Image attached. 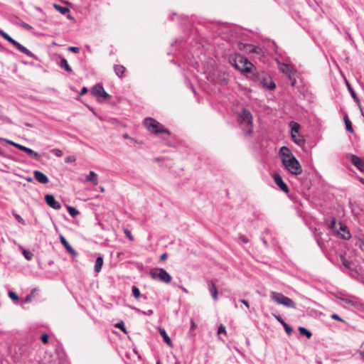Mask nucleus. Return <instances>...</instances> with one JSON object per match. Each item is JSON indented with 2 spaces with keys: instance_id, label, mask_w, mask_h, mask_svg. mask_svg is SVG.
Instances as JSON below:
<instances>
[{
  "instance_id": "3c124183",
  "label": "nucleus",
  "mask_w": 364,
  "mask_h": 364,
  "mask_svg": "<svg viewBox=\"0 0 364 364\" xmlns=\"http://www.w3.org/2000/svg\"><path fill=\"white\" fill-rule=\"evenodd\" d=\"M331 318L334 320H337V321H343L342 318L337 314H333L331 316Z\"/></svg>"
},
{
  "instance_id": "423d86ee",
  "label": "nucleus",
  "mask_w": 364,
  "mask_h": 364,
  "mask_svg": "<svg viewBox=\"0 0 364 364\" xmlns=\"http://www.w3.org/2000/svg\"><path fill=\"white\" fill-rule=\"evenodd\" d=\"M144 125L151 133L155 134L166 133L169 134V132L161 123L152 118H146L144 120Z\"/></svg>"
},
{
  "instance_id": "5701e85b",
  "label": "nucleus",
  "mask_w": 364,
  "mask_h": 364,
  "mask_svg": "<svg viewBox=\"0 0 364 364\" xmlns=\"http://www.w3.org/2000/svg\"><path fill=\"white\" fill-rule=\"evenodd\" d=\"M114 70L115 74L119 77H122L125 72V68L121 65H115L114 67Z\"/></svg>"
},
{
  "instance_id": "cd10ccee",
  "label": "nucleus",
  "mask_w": 364,
  "mask_h": 364,
  "mask_svg": "<svg viewBox=\"0 0 364 364\" xmlns=\"http://www.w3.org/2000/svg\"><path fill=\"white\" fill-rule=\"evenodd\" d=\"M53 6L57 11H58L63 15L66 14L67 13H68L70 11V10L68 7L62 6L58 4H54Z\"/></svg>"
},
{
  "instance_id": "4468645a",
  "label": "nucleus",
  "mask_w": 364,
  "mask_h": 364,
  "mask_svg": "<svg viewBox=\"0 0 364 364\" xmlns=\"http://www.w3.org/2000/svg\"><path fill=\"white\" fill-rule=\"evenodd\" d=\"M18 50L21 52L22 53L26 55L28 57H32L33 54L26 47L23 46L21 43H19L16 40H13L11 43Z\"/></svg>"
},
{
  "instance_id": "ddd939ff",
  "label": "nucleus",
  "mask_w": 364,
  "mask_h": 364,
  "mask_svg": "<svg viewBox=\"0 0 364 364\" xmlns=\"http://www.w3.org/2000/svg\"><path fill=\"white\" fill-rule=\"evenodd\" d=\"M217 75L218 77V80H215V78H213L210 75H208L207 76V79L214 84H216L218 82H220L223 84L228 83V75L225 73H222L217 72Z\"/></svg>"
},
{
  "instance_id": "72a5a7b5",
  "label": "nucleus",
  "mask_w": 364,
  "mask_h": 364,
  "mask_svg": "<svg viewBox=\"0 0 364 364\" xmlns=\"http://www.w3.org/2000/svg\"><path fill=\"white\" fill-rule=\"evenodd\" d=\"M0 35L6 40H7L9 42L11 43V41L14 40L9 35H8L6 33L3 31L2 30H0Z\"/></svg>"
},
{
  "instance_id": "4d7b16f0",
  "label": "nucleus",
  "mask_w": 364,
  "mask_h": 364,
  "mask_svg": "<svg viewBox=\"0 0 364 364\" xmlns=\"http://www.w3.org/2000/svg\"><path fill=\"white\" fill-rule=\"evenodd\" d=\"M287 75L289 80H292V78L294 77V73H292V71H291V73H289V74H287Z\"/></svg>"
},
{
  "instance_id": "6e6552de",
  "label": "nucleus",
  "mask_w": 364,
  "mask_h": 364,
  "mask_svg": "<svg viewBox=\"0 0 364 364\" xmlns=\"http://www.w3.org/2000/svg\"><path fill=\"white\" fill-rule=\"evenodd\" d=\"M291 137L293 141L299 146L304 144L305 140L299 134L300 125L297 122H291Z\"/></svg>"
},
{
  "instance_id": "f3484780",
  "label": "nucleus",
  "mask_w": 364,
  "mask_h": 364,
  "mask_svg": "<svg viewBox=\"0 0 364 364\" xmlns=\"http://www.w3.org/2000/svg\"><path fill=\"white\" fill-rule=\"evenodd\" d=\"M86 181L91 182L93 185L96 186L98 183V176L97 174L91 171L89 174L86 176Z\"/></svg>"
},
{
  "instance_id": "c03bdc74",
  "label": "nucleus",
  "mask_w": 364,
  "mask_h": 364,
  "mask_svg": "<svg viewBox=\"0 0 364 364\" xmlns=\"http://www.w3.org/2000/svg\"><path fill=\"white\" fill-rule=\"evenodd\" d=\"M284 330H285L286 333L289 336H290L291 334V333H292L291 328L287 323L284 325Z\"/></svg>"
},
{
  "instance_id": "37998d69",
  "label": "nucleus",
  "mask_w": 364,
  "mask_h": 364,
  "mask_svg": "<svg viewBox=\"0 0 364 364\" xmlns=\"http://www.w3.org/2000/svg\"><path fill=\"white\" fill-rule=\"evenodd\" d=\"M75 160H76V159L75 156H69L65 158V163H73V162H75Z\"/></svg>"
},
{
  "instance_id": "e2e57ef3",
  "label": "nucleus",
  "mask_w": 364,
  "mask_h": 364,
  "mask_svg": "<svg viewBox=\"0 0 364 364\" xmlns=\"http://www.w3.org/2000/svg\"><path fill=\"white\" fill-rule=\"evenodd\" d=\"M280 323L284 326L285 324H287V323L284 321V319H282V321H280Z\"/></svg>"
},
{
  "instance_id": "b1692460",
  "label": "nucleus",
  "mask_w": 364,
  "mask_h": 364,
  "mask_svg": "<svg viewBox=\"0 0 364 364\" xmlns=\"http://www.w3.org/2000/svg\"><path fill=\"white\" fill-rule=\"evenodd\" d=\"M102 265H103V258H102V257L100 256L97 258V259L95 261V271L96 272H100L102 269Z\"/></svg>"
},
{
  "instance_id": "bb28decb",
  "label": "nucleus",
  "mask_w": 364,
  "mask_h": 364,
  "mask_svg": "<svg viewBox=\"0 0 364 364\" xmlns=\"http://www.w3.org/2000/svg\"><path fill=\"white\" fill-rule=\"evenodd\" d=\"M339 299L343 301V302L350 305L351 306H357L358 305V301L347 297H340Z\"/></svg>"
},
{
  "instance_id": "de8ad7c7",
  "label": "nucleus",
  "mask_w": 364,
  "mask_h": 364,
  "mask_svg": "<svg viewBox=\"0 0 364 364\" xmlns=\"http://www.w3.org/2000/svg\"><path fill=\"white\" fill-rule=\"evenodd\" d=\"M68 50L70 51H72V52L75 53H77L80 51L79 48L78 47H75V46H70L68 48Z\"/></svg>"
},
{
  "instance_id": "f03ea898",
  "label": "nucleus",
  "mask_w": 364,
  "mask_h": 364,
  "mask_svg": "<svg viewBox=\"0 0 364 364\" xmlns=\"http://www.w3.org/2000/svg\"><path fill=\"white\" fill-rule=\"evenodd\" d=\"M230 63L242 73H249L251 72L253 64L245 56L235 54L231 55L229 58Z\"/></svg>"
},
{
  "instance_id": "aec40b11",
  "label": "nucleus",
  "mask_w": 364,
  "mask_h": 364,
  "mask_svg": "<svg viewBox=\"0 0 364 364\" xmlns=\"http://www.w3.org/2000/svg\"><path fill=\"white\" fill-rule=\"evenodd\" d=\"M160 335L163 337L164 342L170 347H172V342L169 336L167 335L165 329L159 328V329Z\"/></svg>"
},
{
  "instance_id": "ea45409f",
  "label": "nucleus",
  "mask_w": 364,
  "mask_h": 364,
  "mask_svg": "<svg viewBox=\"0 0 364 364\" xmlns=\"http://www.w3.org/2000/svg\"><path fill=\"white\" fill-rule=\"evenodd\" d=\"M9 296L14 301H18V295L14 291H9Z\"/></svg>"
},
{
  "instance_id": "c85d7f7f",
  "label": "nucleus",
  "mask_w": 364,
  "mask_h": 364,
  "mask_svg": "<svg viewBox=\"0 0 364 364\" xmlns=\"http://www.w3.org/2000/svg\"><path fill=\"white\" fill-rule=\"evenodd\" d=\"M280 70L284 74H289L291 70L288 64L282 63L280 65Z\"/></svg>"
},
{
  "instance_id": "603ef678",
  "label": "nucleus",
  "mask_w": 364,
  "mask_h": 364,
  "mask_svg": "<svg viewBox=\"0 0 364 364\" xmlns=\"http://www.w3.org/2000/svg\"><path fill=\"white\" fill-rule=\"evenodd\" d=\"M196 328V324L193 319L191 320V329L194 330Z\"/></svg>"
},
{
  "instance_id": "f704fd0d",
  "label": "nucleus",
  "mask_w": 364,
  "mask_h": 364,
  "mask_svg": "<svg viewBox=\"0 0 364 364\" xmlns=\"http://www.w3.org/2000/svg\"><path fill=\"white\" fill-rule=\"evenodd\" d=\"M12 214H13L14 217L15 218V219H16L18 223H21V224H23V225H24V224H25V220L22 218V217H21L20 215H18V214L16 213L15 212H13V213H12Z\"/></svg>"
},
{
  "instance_id": "c9c22d12",
  "label": "nucleus",
  "mask_w": 364,
  "mask_h": 364,
  "mask_svg": "<svg viewBox=\"0 0 364 364\" xmlns=\"http://www.w3.org/2000/svg\"><path fill=\"white\" fill-rule=\"evenodd\" d=\"M23 255L25 257V258L28 260H31L33 256V255L30 251L26 250L23 251Z\"/></svg>"
},
{
  "instance_id": "dca6fc26",
  "label": "nucleus",
  "mask_w": 364,
  "mask_h": 364,
  "mask_svg": "<svg viewBox=\"0 0 364 364\" xmlns=\"http://www.w3.org/2000/svg\"><path fill=\"white\" fill-rule=\"evenodd\" d=\"M60 240L61 244L64 246V247L69 253H70L73 255H76V252L74 250V249L71 247V245L68 243V242L63 236L61 235Z\"/></svg>"
},
{
  "instance_id": "e433bc0d",
  "label": "nucleus",
  "mask_w": 364,
  "mask_h": 364,
  "mask_svg": "<svg viewBox=\"0 0 364 364\" xmlns=\"http://www.w3.org/2000/svg\"><path fill=\"white\" fill-rule=\"evenodd\" d=\"M114 326L116 328H118L119 329H121L123 332H124L125 333H127V331H126V328L124 326V323L123 321H120V322H118Z\"/></svg>"
},
{
  "instance_id": "8fccbe9b",
  "label": "nucleus",
  "mask_w": 364,
  "mask_h": 364,
  "mask_svg": "<svg viewBox=\"0 0 364 364\" xmlns=\"http://www.w3.org/2000/svg\"><path fill=\"white\" fill-rule=\"evenodd\" d=\"M238 239L244 243H247L249 242V240L242 235L240 236Z\"/></svg>"
},
{
  "instance_id": "49530a36",
  "label": "nucleus",
  "mask_w": 364,
  "mask_h": 364,
  "mask_svg": "<svg viewBox=\"0 0 364 364\" xmlns=\"http://www.w3.org/2000/svg\"><path fill=\"white\" fill-rule=\"evenodd\" d=\"M226 333L225 327L223 324H221L218 328V333L220 334V333Z\"/></svg>"
},
{
  "instance_id": "4c0bfd02",
  "label": "nucleus",
  "mask_w": 364,
  "mask_h": 364,
  "mask_svg": "<svg viewBox=\"0 0 364 364\" xmlns=\"http://www.w3.org/2000/svg\"><path fill=\"white\" fill-rule=\"evenodd\" d=\"M341 261L342 262V264L344 265L346 268H350V262L347 260L345 257L341 256Z\"/></svg>"
},
{
  "instance_id": "c756f323",
  "label": "nucleus",
  "mask_w": 364,
  "mask_h": 364,
  "mask_svg": "<svg viewBox=\"0 0 364 364\" xmlns=\"http://www.w3.org/2000/svg\"><path fill=\"white\" fill-rule=\"evenodd\" d=\"M299 331L301 335L306 336L308 338H310L312 333L304 327H299Z\"/></svg>"
},
{
  "instance_id": "7ed1b4c3",
  "label": "nucleus",
  "mask_w": 364,
  "mask_h": 364,
  "mask_svg": "<svg viewBox=\"0 0 364 364\" xmlns=\"http://www.w3.org/2000/svg\"><path fill=\"white\" fill-rule=\"evenodd\" d=\"M238 121L242 127L243 131L250 134L252 131V116L250 111L243 109L238 114Z\"/></svg>"
},
{
  "instance_id": "bf43d9fd",
  "label": "nucleus",
  "mask_w": 364,
  "mask_h": 364,
  "mask_svg": "<svg viewBox=\"0 0 364 364\" xmlns=\"http://www.w3.org/2000/svg\"><path fill=\"white\" fill-rule=\"evenodd\" d=\"M296 79L294 77L292 78V80H290V83L291 86H294L296 84Z\"/></svg>"
},
{
  "instance_id": "79ce46f5",
  "label": "nucleus",
  "mask_w": 364,
  "mask_h": 364,
  "mask_svg": "<svg viewBox=\"0 0 364 364\" xmlns=\"http://www.w3.org/2000/svg\"><path fill=\"white\" fill-rule=\"evenodd\" d=\"M336 220L334 218H332L328 225L330 229L334 230L336 228Z\"/></svg>"
},
{
  "instance_id": "f8f14e48",
  "label": "nucleus",
  "mask_w": 364,
  "mask_h": 364,
  "mask_svg": "<svg viewBox=\"0 0 364 364\" xmlns=\"http://www.w3.org/2000/svg\"><path fill=\"white\" fill-rule=\"evenodd\" d=\"M45 201L48 205L55 210H59L61 208L60 203L56 201L54 196L51 194H47L45 196Z\"/></svg>"
},
{
  "instance_id": "58836bf2",
  "label": "nucleus",
  "mask_w": 364,
  "mask_h": 364,
  "mask_svg": "<svg viewBox=\"0 0 364 364\" xmlns=\"http://www.w3.org/2000/svg\"><path fill=\"white\" fill-rule=\"evenodd\" d=\"M124 233L131 241H132L134 240V237H133V236L131 233V231L129 230L124 228Z\"/></svg>"
},
{
  "instance_id": "4be33fe9",
  "label": "nucleus",
  "mask_w": 364,
  "mask_h": 364,
  "mask_svg": "<svg viewBox=\"0 0 364 364\" xmlns=\"http://www.w3.org/2000/svg\"><path fill=\"white\" fill-rule=\"evenodd\" d=\"M346 85L348 87V89L351 96L355 100V101L358 105V106L360 107V101L359 98L358 97L356 93L355 92L354 90L352 88V87L350 86V83L348 81H346Z\"/></svg>"
},
{
  "instance_id": "13d9d810",
  "label": "nucleus",
  "mask_w": 364,
  "mask_h": 364,
  "mask_svg": "<svg viewBox=\"0 0 364 364\" xmlns=\"http://www.w3.org/2000/svg\"><path fill=\"white\" fill-rule=\"evenodd\" d=\"M166 257H167V254H166V253H164V254H162V255H161V257H160V259H161V260H164V259H166Z\"/></svg>"
},
{
  "instance_id": "69168bd1",
  "label": "nucleus",
  "mask_w": 364,
  "mask_h": 364,
  "mask_svg": "<svg viewBox=\"0 0 364 364\" xmlns=\"http://www.w3.org/2000/svg\"><path fill=\"white\" fill-rule=\"evenodd\" d=\"M360 181L364 185V178H360Z\"/></svg>"
},
{
  "instance_id": "2f4dec72",
  "label": "nucleus",
  "mask_w": 364,
  "mask_h": 364,
  "mask_svg": "<svg viewBox=\"0 0 364 364\" xmlns=\"http://www.w3.org/2000/svg\"><path fill=\"white\" fill-rule=\"evenodd\" d=\"M18 25L27 31H31L33 29V27L31 25L23 21L19 22Z\"/></svg>"
},
{
  "instance_id": "a19ab883",
  "label": "nucleus",
  "mask_w": 364,
  "mask_h": 364,
  "mask_svg": "<svg viewBox=\"0 0 364 364\" xmlns=\"http://www.w3.org/2000/svg\"><path fill=\"white\" fill-rule=\"evenodd\" d=\"M52 152L58 157H60L63 156V151L60 149H53L52 150Z\"/></svg>"
},
{
  "instance_id": "7c9ffc66",
  "label": "nucleus",
  "mask_w": 364,
  "mask_h": 364,
  "mask_svg": "<svg viewBox=\"0 0 364 364\" xmlns=\"http://www.w3.org/2000/svg\"><path fill=\"white\" fill-rule=\"evenodd\" d=\"M67 209L69 214L73 218L76 217L80 213L79 211L74 207L68 205L67 206Z\"/></svg>"
},
{
  "instance_id": "864d4df0",
  "label": "nucleus",
  "mask_w": 364,
  "mask_h": 364,
  "mask_svg": "<svg viewBox=\"0 0 364 364\" xmlns=\"http://www.w3.org/2000/svg\"><path fill=\"white\" fill-rule=\"evenodd\" d=\"M273 316L279 323L283 319L280 315L273 314Z\"/></svg>"
},
{
  "instance_id": "6ab92c4d",
  "label": "nucleus",
  "mask_w": 364,
  "mask_h": 364,
  "mask_svg": "<svg viewBox=\"0 0 364 364\" xmlns=\"http://www.w3.org/2000/svg\"><path fill=\"white\" fill-rule=\"evenodd\" d=\"M104 87L101 85H95L92 90V95L95 97H100L101 94L103 92Z\"/></svg>"
},
{
  "instance_id": "a878e982",
  "label": "nucleus",
  "mask_w": 364,
  "mask_h": 364,
  "mask_svg": "<svg viewBox=\"0 0 364 364\" xmlns=\"http://www.w3.org/2000/svg\"><path fill=\"white\" fill-rule=\"evenodd\" d=\"M343 120H344L346 130L350 133H353V127H352V123H351L350 120L349 119L348 117L345 116L343 117Z\"/></svg>"
},
{
  "instance_id": "9b49d317",
  "label": "nucleus",
  "mask_w": 364,
  "mask_h": 364,
  "mask_svg": "<svg viewBox=\"0 0 364 364\" xmlns=\"http://www.w3.org/2000/svg\"><path fill=\"white\" fill-rule=\"evenodd\" d=\"M273 178L275 182V183L279 186V188L284 191V193H287L289 191V187L283 181L282 176L278 173H274L273 174Z\"/></svg>"
},
{
  "instance_id": "052dcab7",
  "label": "nucleus",
  "mask_w": 364,
  "mask_h": 364,
  "mask_svg": "<svg viewBox=\"0 0 364 364\" xmlns=\"http://www.w3.org/2000/svg\"><path fill=\"white\" fill-rule=\"evenodd\" d=\"M178 287H179V288H180V289H181L183 292H185V293H188V290H187L186 288H184L183 287H182V286H178Z\"/></svg>"
},
{
  "instance_id": "09e8293b",
  "label": "nucleus",
  "mask_w": 364,
  "mask_h": 364,
  "mask_svg": "<svg viewBox=\"0 0 364 364\" xmlns=\"http://www.w3.org/2000/svg\"><path fill=\"white\" fill-rule=\"evenodd\" d=\"M100 97H102L103 99L107 100V99L109 98L110 95L107 92H105L104 90L103 92L101 94Z\"/></svg>"
},
{
  "instance_id": "0e129e2a",
  "label": "nucleus",
  "mask_w": 364,
  "mask_h": 364,
  "mask_svg": "<svg viewBox=\"0 0 364 364\" xmlns=\"http://www.w3.org/2000/svg\"><path fill=\"white\" fill-rule=\"evenodd\" d=\"M100 192H102V193L105 192V188L104 187H100Z\"/></svg>"
},
{
  "instance_id": "0eeeda50",
  "label": "nucleus",
  "mask_w": 364,
  "mask_h": 364,
  "mask_svg": "<svg viewBox=\"0 0 364 364\" xmlns=\"http://www.w3.org/2000/svg\"><path fill=\"white\" fill-rule=\"evenodd\" d=\"M150 276L154 280L168 284L171 281V275L163 268H154L150 271Z\"/></svg>"
},
{
  "instance_id": "473e14b6",
  "label": "nucleus",
  "mask_w": 364,
  "mask_h": 364,
  "mask_svg": "<svg viewBox=\"0 0 364 364\" xmlns=\"http://www.w3.org/2000/svg\"><path fill=\"white\" fill-rule=\"evenodd\" d=\"M132 295L134 298L136 299H138L140 296V291L139 289V288H137L136 287L134 286L132 287Z\"/></svg>"
},
{
  "instance_id": "393cba45",
  "label": "nucleus",
  "mask_w": 364,
  "mask_h": 364,
  "mask_svg": "<svg viewBox=\"0 0 364 364\" xmlns=\"http://www.w3.org/2000/svg\"><path fill=\"white\" fill-rule=\"evenodd\" d=\"M60 66L65 69L68 73L73 72L71 67L68 65V63L65 58H61Z\"/></svg>"
},
{
  "instance_id": "412c9836",
  "label": "nucleus",
  "mask_w": 364,
  "mask_h": 364,
  "mask_svg": "<svg viewBox=\"0 0 364 364\" xmlns=\"http://www.w3.org/2000/svg\"><path fill=\"white\" fill-rule=\"evenodd\" d=\"M340 229L343 232V233L341 234V238L344 240H349L350 238V232L348 230L347 227L342 224H340Z\"/></svg>"
},
{
  "instance_id": "2eb2a0df",
  "label": "nucleus",
  "mask_w": 364,
  "mask_h": 364,
  "mask_svg": "<svg viewBox=\"0 0 364 364\" xmlns=\"http://www.w3.org/2000/svg\"><path fill=\"white\" fill-rule=\"evenodd\" d=\"M33 175L35 179L41 183L46 184L48 182L47 176L40 171H34Z\"/></svg>"
},
{
  "instance_id": "338daca9",
  "label": "nucleus",
  "mask_w": 364,
  "mask_h": 364,
  "mask_svg": "<svg viewBox=\"0 0 364 364\" xmlns=\"http://www.w3.org/2000/svg\"><path fill=\"white\" fill-rule=\"evenodd\" d=\"M264 244L265 245H267V242L265 240H264Z\"/></svg>"
},
{
  "instance_id": "1a4fd4ad",
  "label": "nucleus",
  "mask_w": 364,
  "mask_h": 364,
  "mask_svg": "<svg viewBox=\"0 0 364 364\" xmlns=\"http://www.w3.org/2000/svg\"><path fill=\"white\" fill-rule=\"evenodd\" d=\"M1 140H4L6 142H7L8 144H9L16 147L17 149H20L21 151H24L31 158H32L33 159L38 160L40 159V155L37 152L34 151L33 149H31L30 148H28L26 146H24L21 145V144L15 143V142H14L12 141L8 140V139H1Z\"/></svg>"
},
{
  "instance_id": "39448f33",
  "label": "nucleus",
  "mask_w": 364,
  "mask_h": 364,
  "mask_svg": "<svg viewBox=\"0 0 364 364\" xmlns=\"http://www.w3.org/2000/svg\"><path fill=\"white\" fill-rule=\"evenodd\" d=\"M270 297L274 301H275L278 304H281L286 307L292 309L296 308V303L291 299L284 296L282 293L277 291H271Z\"/></svg>"
},
{
  "instance_id": "6e6d98bb",
  "label": "nucleus",
  "mask_w": 364,
  "mask_h": 364,
  "mask_svg": "<svg viewBox=\"0 0 364 364\" xmlns=\"http://www.w3.org/2000/svg\"><path fill=\"white\" fill-rule=\"evenodd\" d=\"M241 303H242L244 305H245L246 307L249 308L250 307V305H249V303L247 301L245 300V299H242L240 300Z\"/></svg>"
},
{
  "instance_id": "9d476101",
  "label": "nucleus",
  "mask_w": 364,
  "mask_h": 364,
  "mask_svg": "<svg viewBox=\"0 0 364 364\" xmlns=\"http://www.w3.org/2000/svg\"><path fill=\"white\" fill-rule=\"evenodd\" d=\"M349 159L350 162L360 171L364 173V160H363L360 157L350 154L349 156Z\"/></svg>"
},
{
  "instance_id": "a18cd8bd",
  "label": "nucleus",
  "mask_w": 364,
  "mask_h": 364,
  "mask_svg": "<svg viewBox=\"0 0 364 364\" xmlns=\"http://www.w3.org/2000/svg\"><path fill=\"white\" fill-rule=\"evenodd\" d=\"M42 342L45 344L48 343V334H43L41 338Z\"/></svg>"
},
{
  "instance_id": "774afa93",
  "label": "nucleus",
  "mask_w": 364,
  "mask_h": 364,
  "mask_svg": "<svg viewBox=\"0 0 364 364\" xmlns=\"http://www.w3.org/2000/svg\"><path fill=\"white\" fill-rule=\"evenodd\" d=\"M32 181V179H31V178H28V181Z\"/></svg>"
},
{
  "instance_id": "a211bd4d",
  "label": "nucleus",
  "mask_w": 364,
  "mask_h": 364,
  "mask_svg": "<svg viewBox=\"0 0 364 364\" xmlns=\"http://www.w3.org/2000/svg\"><path fill=\"white\" fill-rule=\"evenodd\" d=\"M208 289L211 294L213 299L216 301L218 299V289L215 284L213 282H210L208 284Z\"/></svg>"
},
{
  "instance_id": "680f3d73",
  "label": "nucleus",
  "mask_w": 364,
  "mask_h": 364,
  "mask_svg": "<svg viewBox=\"0 0 364 364\" xmlns=\"http://www.w3.org/2000/svg\"><path fill=\"white\" fill-rule=\"evenodd\" d=\"M153 310H149L146 313H144L145 314H147V315H151L153 314Z\"/></svg>"
},
{
  "instance_id": "f257e3e1",
  "label": "nucleus",
  "mask_w": 364,
  "mask_h": 364,
  "mask_svg": "<svg viewBox=\"0 0 364 364\" xmlns=\"http://www.w3.org/2000/svg\"><path fill=\"white\" fill-rule=\"evenodd\" d=\"M282 164L285 169L291 175L299 176L302 173V167L291 151L283 146L279 151Z\"/></svg>"
},
{
  "instance_id": "20e7f679",
  "label": "nucleus",
  "mask_w": 364,
  "mask_h": 364,
  "mask_svg": "<svg viewBox=\"0 0 364 364\" xmlns=\"http://www.w3.org/2000/svg\"><path fill=\"white\" fill-rule=\"evenodd\" d=\"M255 81L260 86L273 90L275 87V83L272 77L264 72H257L254 74Z\"/></svg>"
},
{
  "instance_id": "5fc2aeb1",
  "label": "nucleus",
  "mask_w": 364,
  "mask_h": 364,
  "mask_svg": "<svg viewBox=\"0 0 364 364\" xmlns=\"http://www.w3.org/2000/svg\"><path fill=\"white\" fill-rule=\"evenodd\" d=\"M87 87H84L82 89V90H81V92H80V95H85V93H87Z\"/></svg>"
}]
</instances>
